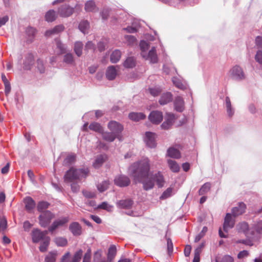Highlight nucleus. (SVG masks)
<instances>
[{"label":"nucleus","instance_id":"nucleus-1","mask_svg":"<svg viewBox=\"0 0 262 262\" xmlns=\"http://www.w3.org/2000/svg\"><path fill=\"white\" fill-rule=\"evenodd\" d=\"M150 169L149 160L145 158L133 164L129 168V173L134 178L136 182L143 184L145 190H149L154 188L155 182L159 187H162L164 184V177L158 172L154 175H149Z\"/></svg>","mask_w":262,"mask_h":262},{"label":"nucleus","instance_id":"nucleus-2","mask_svg":"<svg viewBox=\"0 0 262 262\" xmlns=\"http://www.w3.org/2000/svg\"><path fill=\"white\" fill-rule=\"evenodd\" d=\"M89 172L88 168L77 169L71 167L66 172L63 177L64 181L66 183H72L82 178H86L88 176Z\"/></svg>","mask_w":262,"mask_h":262},{"label":"nucleus","instance_id":"nucleus-3","mask_svg":"<svg viewBox=\"0 0 262 262\" xmlns=\"http://www.w3.org/2000/svg\"><path fill=\"white\" fill-rule=\"evenodd\" d=\"M140 47L141 50V55L143 58L149 60L150 63H155L158 62V58L155 47H152L148 53L147 51L149 49V45L147 41L141 40Z\"/></svg>","mask_w":262,"mask_h":262},{"label":"nucleus","instance_id":"nucleus-4","mask_svg":"<svg viewBox=\"0 0 262 262\" xmlns=\"http://www.w3.org/2000/svg\"><path fill=\"white\" fill-rule=\"evenodd\" d=\"M229 77L236 81H241L245 78V75L243 69L239 66L233 67L228 72Z\"/></svg>","mask_w":262,"mask_h":262},{"label":"nucleus","instance_id":"nucleus-5","mask_svg":"<svg viewBox=\"0 0 262 262\" xmlns=\"http://www.w3.org/2000/svg\"><path fill=\"white\" fill-rule=\"evenodd\" d=\"M107 127L111 132L117 136V138L120 141L122 140L120 134L123 130V126L120 123L112 121L108 123Z\"/></svg>","mask_w":262,"mask_h":262},{"label":"nucleus","instance_id":"nucleus-6","mask_svg":"<svg viewBox=\"0 0 262 262\" xmlns=\"http://www.w3.org/2000/svg\"><path fill=\"white\" fill-rule=\"evenodd\" d=\"M54 217V215L51 211H45L39 216V223L41 227H46Z\"/></svg>","mask_w":262,"mask_h":262},{"label":"nucleus","instance_id":"nucleus-7","mask_svg":"<svg viewBox=\"0 0 262 262\" xmlns=\"http://www.w3.org/2000/svg\"><path fill=\"white\" fill-rule=\"evenodd\" d=\"M48 231L47 230L41 231L38 229H34L32 231L31 236L33 243H37L45 239L46 237H48L47 235Z\"/></svg>","mask_w":262,"mask_h":262},{"label":"nucleus","instance_id":"nucleus-8","mask_svg":"<svg viewBox=\"0 0 262 262\" xmlns=\"http://www.w3.org/2000/svg\"><path fill=\"white\" fill-rule=\"evenodd\" d=\"M156 135L155 133L147 132L145 133L144 140L147 146L154 148L156 145Z\"/></svg>","mask_w":262,"mask_h":262},{"label":"nucleus","instance_id":"nucleus-9","mask_svg":"<svg viewBox=\"0 0 262 262\" xmlns=\"http://www.w3.org/2000/svg\"><path fill=\"white\" fill-rule=\"evenodd\" d=\"M235 224V220L232 217L231 214L228 213L224 219L223 230L228 232V230L232 228Z\"/></svg>","mask_w":262,"mask_h":262},{"label":"nucleus","instance_id":"nucleus-10","mask_svg":"<svg viewBox=\"0 0 262 262\" xmlns=\"http://www.w3.org/2000/svg\"><path fill=\"white\" fill-rule=\"evenodd\" d=\"M176 120V117L173 114L167 113L166 114L165 120L162 124L161 128L164 129H168L170 128L172 125L174 120Z\"/></svg>","mask_w":262,"mask_h":262},{"label":"nucleus","instance_id":"nucleus-11","mask_svg":"<svg viewBox=\"0 0 262 262\" xmlns=\"http://www.w3.org/2000/svg\"><path fill=\"white\" fill-rule=\"evenodd\" d=\"M163 118L162 113L158 111L151 112L148 116L149 120L156 124L160 123L163 120Z\"/></svg>","mask_w":262,"mask_h":262},{"label":"nucleus","instance_id":"nucleus-12","mask_svg":"<svg viewBox=\"0 0 262 262\" xmlns=\"http://www.w3.org/2000/svg\"><path fill=\"white\" fill-rule=\"evenodd\" d=\"M114 183L119 187H126L130 184V180L127 176L121 175L115 178Z\"/></svg>","mask_w":262,"mask_h":262},{"label":"nucleus","instance_id":"nucleus-13","mask_svg":"<svg viewBox=\"0 0 262 262\" xmlns=\"http://www.w3.org/2000/svg\"><path fill=\"white\" fill-rule=\"evenodd\" d=\"M58 12L62 17H69L74 12V8L69 5H62L58 9Z\"/></svg>","mask_w":262,"mask_h":262},{"label":"nucleus","instance_id":"nucleus-14","mask_svg":"<svg viewBox=\"0 0 262 262\" xmlns=\"http://www.w3.org/2000/svg\"><path fill=\"white\" fill-rule=\"evenodd\" d=\"M246 208V205L243 203H239L237 206L232 209V214L235 217L242 214L245 211Z\"/></svg>","mask_w":262,"mask_h":262},{"label":"nucleus","instance_id":"nucleus-15","mask_svg":"<svg viewBox=\"0 0 262 262\" xmlns=\"http://www.w3.org/2000/svg\"><path fill=\"white\" fill-rule=\"evenodd\" d=\"M174 110L179 112H182L184 110V101L181 96H177L174 100Z\"/></svg>","mask_w":262,"mask_h":262},{"label":"nucleus","instance_id":"nucleus-16","mask_svg":"<svg viewBox=\"0 0 262 262\" xmlns=\"http://www.w3.org/2000/svg\"><path fill=\"white\" fill-rule=\"evenodd\" d=\"M69 219L68 217H62L54 221L52 225L49 227V231L50 232H53L58 227L62 226L67 223Z\"/></svg>","mask_w":262,"mask_h":262},{"label":"nucleus","instance_id":"nucleus-17","mask_svg":"<svg viewBox=\"0 0 262 262\" xmlns=\"http://www.w3.org/2000/svg\"><path fill=\"white\" fill-rule=\"evenodd\" d=\"M172 95L170 92L164 93L161 96L159 102L161 105H165L171 101Z\"/></svg>","mask_w":262,"mask_h":262},{"label":"nucleus","instance_id":"nucleus-18","mask_svg":"<svg viewBox=\"0 0 262 262\" xmlns=\"http://www.w3.org/2000/svg\"><path fill=\"white\" fill-rule=\"evenodd\" d=\"M133 204V202L130 199L122 200L117 203V206L118 208L122 209H129Z\"/></svg>","mask_w":262,"mask_h":262},{"label":"nucleus","instance_id":"nucleus-19","mask_svg":"<svg viewBox=\"0 0 262 262\" xmlns=\"http://www.w3.org/2000/svg\"><path fill=\"white\" fill-rule=\"evenodd\" d=\"M69 229L74 235H79L81 233V227L77 222L72 223L69 226Z\"/></svg>","mask_w":262,"mask_h":262},{"label":"nucleus","instance_id":"nucleus-20","mask_svg":"<svg viewBox=\"0 0 262 262\" xmlns=\"http://www.w3.org/2000/svg\"><path fill=\"white\" fill-rule=\"evenodd\" d=\"M225 106L229 117H231L234 114V108L231 105V102L229 97L225 98Z\"/></svg>","mask_w":262,"mask_h":262},{"label":"nucleus","instance_id":"nucleus-21","mask_svg":"<svg viewBox=\"0 0 262 262\" xmlns=\"http://www.w3.org/2000/svg\"><path fill=\"white\" fill-rule=\"evenodd\" d=\"M106 77L110 80L114 79L117 75V71L114 66H110L107 68L106 71Z\"/></svg>","mask_w":262,"mask_h":262},{"label":"nucleus","instance_id":"nucleus-22","mask_svg":"<svg viewBox=\"0 0 262 262\" xmlns=\"http://www.w3.org/2000/svg\"><path fill=\"white\" fill-rule=\"evenodd\" d=\"M34 63V57L32 54H29L25 58L24 63V68L29 70Z\"/></svg>","mask_w":262,"mask_h":262},{"label":"nucleus","instance_id":"nucleus-23","mask_svg":"<svg viewBox=\"0 0 262 262\" xmlns=\"http://www.w3.org/2000/svg\"><path fill=\"white\" fill-rule=\"evenodd\" d=\"M64 27L62 25H58L52 29L47 30L46 32L45 35L47 36H50L52 35L58 34V33L62 31Z\"/></svg>","mask_w":262,"mask_h":262},{"label":"nucleus","instance_id":"nucleus-24","mask_svg":"<svg viewBox=\"0 0 262 262\" xmlns=\"http://www.w3.org/2000/svg\"><path fill=\"white\" fill-rule=\"evenodd\" d=\"M168 166L171 171L173 172H178L180 170V166L178 163L171 159L167 160Z\"/></svg>","mask_w":262,"mask_h":262},{"label":"nucleus","instance_id":"nucleus-25","mask_svg":"<svg viewBox=\"0 0 262 262\" xmlns=\"http://www.w3.org/2000/svg\"><path fill=\"white\" fill-rule=\"evenodd\" d=\"M84 9L86 12H94L98 11L95 3L93 1H87L85 4Z\"/></svg>","mask_w":262,"mask_h":262},{"label":"nucleus","instance_id":"nucleus-26","mask_svg":"<svg viewBox=\"0 0 262 262\" xmlns=\"http://www.w3.org/2000/svg\"><path fill=\"white\" fill-rule=\"evenodd\" d=\"M236 229L238 232L244 233L246 234L249 230V225L246 222H242L236 225Z\"/></svg>","mask_w":262,"mask_h":262},{"label":"nucleus","instance_id":"nucleus-27","mask_svg":"<svg viewBox=\"0 0 262 262\" xmlns=\"http://www.w3.org/2000/svg\"><path fill=\"white\" fill-rule=\"evenodd\" d=\"M25 208L28 211H31L35 206L34 201L31 197H27L24 199Z\"/></svg>","mask_w":262,"mask_h":262},{"label":"nucleus","instance_id":"nucleus-28","mask_svg":"<svg viewBox=\"0 0 262 262\" xmlns=\"http://www.w3.org/2000/svg\"><path fill=\"white\" fill-rule=\"evenodd\" d=\"M167 155L169 157L174 159H179L181 157L180 151L174 147L169 148L167 150Z\"/></svg>","mask_w":262,"mask_h":262},{"label":"nucleus","instance_id":"nucleus-29","mask_svg":"<svg viewBox=\"0 0 262 262\" xmlns=\"http://www.w3.org/2000/svg\"><path fill=\"white\" fill-rule=\"evenodd\" d=\"M106 159V156L100 155L97 157L94 162H93V165L95 168H98L102 166L103 163L104 162Z\"/></svg>","mask_w":262,"mask_h":262},{"label":"nucleus","instance_id":"nucleus-30","mask_svg":"<svg viewBox=\"0 0 262 262\" xmlns=\"http://www.w3.org/2000/svg\"><path fill=\"white\" fill-rule=\"evenodd\" d=\"M57 17V13L53 10H49L45 15V19L48 22L53 21Z\"/></svg>","mask_w":262,"mask_h":262},{"label":"nucleus","instance_id":"nucleus-31","mask_svg":"<svg viewBox=\"0 0 262 262\" xmlns=\"http://www.w3.org/2000/svg\"><path fill=\"white\" fill-rule=\"evenodd\" d=\"M130 119L138 121L140 120H142L145 118V115L142 113H131L128 116Z\"/></svg>","mask_w":262,"mask_h":262},{"label":"nucleus","instance_id":"nucleus-32","mask_svg":"<svg viewBox=\"0 0 262 262\" xmlns=\"http://www.w3.org/2000/svg\"><path fill=\"white\" fill-rule=\"evenodd\" d=\"M121 53L120 50H116L111 55L110 60L112 63L117 62L120 59Z\"/></svg>","mask_w":262,"mask_h":262},{"label":"nucleus","instance_id":"nucleus-33","mask_svg":"<svg viewBox=\"0 0 262 262\" xmlns=\"http://www.w3.org/2000/svg\"><path fill=\"white\" fill-rule=\"evenodd\" d=\"M101 134L102 136V138L104 140L108 142H113L117 138V136L112 132H103L102 131V133H101Z\"/></svg>","mask_w":262,"mask_h":262},{"label":"nucleus","instance_id":"nucleus-34","mask_svg":"<svg viewBox=\"0 0 262 262\" xmlns=\"http://www.w3.org/2000/svg\"><path fill=\"white\" fill-rule=\"evenodd\" d=\"M78 27L81 32L84 34L88 33L90 28L89 23L87 20H82L80 23Z\"/></svg>","mask_w":262,"mask_h":262},{"label":"nucleus","instance_id":"nucleus-35","mask_svg":"<svg viewBox=\"0 0 262 262\" xmlns=\"http://www.w3.org/2000/svg\"><path fill=\"white\" fill-rule=\"evenodd\" d=\"M50 238L49 236L46 237L45 239L41 241L40 246L39 247V250L41 252H44L47 250L48 247L50 244Z\"/></svg>","mask_w":262,"mask_h":262},{"label":"nucleus","instance_id":"nucleus-36","mask_svg":"<svg viewBox=\"0 0 262 262\" xmlns=\"http://www.w3.org/2000/svg\"><path fill=\"white\" fill-rule=\"evenodd\" d=\"M89 128L92 130L96 132L101 133L103 131V128L100 124L97 122H92L89 126Z\"/></svg>","mask_w":262,"mask_h":262},{"label":"nucleus","instance_id":"nucleus-37","mask_svg":"<svg viewBox=\"0 0 262 262\" xmlns=\"http://www.w3.org/2000/svg\"><path fill=\"white\" fill-rule=\"evenodd\" d=\"M252 229L257 234H262V221H258L253 224Z\"/></svg>","mask_w":262,"mask_h":262},{"label":"nucleus","instance_id":"nucleus-38","mask_svg":"<svg viewBox=\"0 0 262 262\" xmlns=\"http://www.w3.org/2000/svg\"><path fill=\"white\" fill-rule=\"evenodd\" d=\"M83 44L80 41H77L74 46V52L78 56H80L82 53Z\"/></svg>","mask_w":262,"mask_h":262},{"label":"nucleus","instance_id":"nucleus-39","mask_svg":"<svg viewBox=\"0 0 262 262\" xmlns=\"http://www.w3.org/2000/svg\"><path fill=\"white\" fill-rule=\"evenodd\" d=\"M136 65L135 60L133 57H129L123 63V66L126 68H133Z\"/></svg>","mask_w":262,"mask_h":262},{"label":"nucleus","instance_id":"nucleus-40","mask_svg":"<svg viewBox=\"0 0 262 262\" xmlns=\"http://www.w3.org/2000/svg\"><path fill=\"white\" fill-rule=\"evenodd\" d=\"M173 84L178 88L184 90L186 88V85L182 83L181 80L177 77H173L172 79Z\"/></svg>","mask_w":262,"mask_h":262},{"label":"nucleus","instance_id":"nucleus-41","mask_svg":"<svg viewBox=\"0 0 262 262\" xmlns=\"http://www.w3.org/2000/svg\"><path fill=\"white\" fill-rule=\"evenodd\" d=\"M173 194V188L168 187L164 191L162 195L160 196V199L161 200L166 199L171 196Z\"/></svg>","mask_w":262,"mask_h":262},{"label":"nucleus","instance_id":"nucleus-42","mask_svg":"<svg viewBox=\"0 0 262 262\" xmlns=\"http://www.w3.org/2000/svg\"><path fill=\"white\" fill-rule=\"evenodd\" d=\"M26 33L30 41H32V38L34 37L36 33V30L31 27H28L26 30Z\"/></svg>","mask_w":262,"mask_h":262},{"label":"nucleus","instance_id":"nucleus-43","mask_svg":"<svg viewBox=\"0 0 262 262\" xmlns=\"http://www.w3.org/2000/svg\"><path fill=\"white\" fill-rule=\"evenodd\" d=\"M57 253L55 251L50 252L46 257L45 262H55Z\"/></svg>","mask_w":262,"mask_h":262},{"label":"nucleus","instance_id":"nucleus-44","mask_svg":"<svg viewBox=\"0 0 262 262\" xmlns=\"http://www.w3.org/2000/svg\"><path fill=\"white\" fill-rule=\"evenodd\" d=\"M110 185V181L106 180L97 185V188L100 192H103L106 190Z\"/></svg>","mask_w":262,"mask_h":262},{"label":"nucleus","instance_id":"nucleus-45","mask_svg":"<svg viewBox=\"0 0 262 262\" xmlns=\"http://www.w3.org/2000/svg\"><path fill=\"white\" fill-rule=\"evenodd\" d=\"M210 184L209 183H205L200 189L199 193L200 195H202L206 193L210 189Z\"/></svg>","mask_w":262,"mask_h":262},{"label":"nucleus","instance_id":"nucleus-46","mask_svg":"<svg viewBox=\"0 0 262 262\" xmlns=\"http://www.w3.org/2000/svg\"><path fill=\"white\" fill-rule=\"evenodd\" d=\"M116 251L117 250L116 246L115 245H111L108 249L107 255L108 259H113L116 254Z\"/></svg>","mask_w":262,"mask_h":262},{"label":"nucleus","instance_id":"nucleus-47","mask_svg":"<svg viewBox=\"0 0 262 262\" xmlns=\"http://www.w3.org/2000/svg\"><path fill=\"white\" fill-rule=\"evenodd\" d=\"M98 208L106 210L107 211L111 212L113 210V206L108 204L107 202H102L101 204L98 206Z\"/></svg>","mask_w":262,"mask_h":262},{"label":"nucleus","instance_id":"nucleus-48","mask_svg":"<svg viewBox=\"0 0 262 262\" xmlns=\"http://www.w3.org/2000/svg\"><path fill=\"white\" fill-rule=\"evenodd\" d=\"M124 38L126 41V43L127 44V45L131 46L133 45L134 43L136 42V38L132 36V35H125Z\"/></svg>","mask_w":262,"mask_h":262},{"label":"nucleus","instance_id":"nucleus-49","mask_svg":"<svg viewBox=\"0 0 262 262\" xmlns=\"http://www.w3.org/2000/svg\"><path fill=\"white\" fill-rule=\"evenodd\" d=\"M75 161V155H68L66 158L64 159L63 161V164L64 165H69L72 164Z\"/></svg>","mask_w":262,"mask_h":262},{"label":"nucleus","instance_id":"nucleus-50","mask_svg":"<svg viewBox=\"0 0 262 262\" xmlns=\"http://www.w3.org/2000/svg\"><path fill=\"white\" fill-rule=\"evenodd\" d=\"M49 204L47 202H40L37 205V210L40 212H44L43 210L48 208Z\"/></svg>","mask_w":262,"mask_h":262},{"label":"nucleus","instance_id":"nucleus-51","mask_svg":"<svg viewBox=\"0 0 262 262\" xmlns=\"http://www.w3.org/2000/svg\"><path fill=\"white\" fill-rule=\"evenodd\" d=\"M54 242L58 246H65L67 244V241L63 237H57L55 238Z\"/></svg>","mask_w":262,"mask_h":262},{"label":"nucleus","instance_id":"nucleus-52","mask_svg":"<svg viewBox=\"0 0 262 262\" xmlns=\"http://www.w3.org/2000/svg\"><path fill=\"white\" fill-rule=\"evenodd\" d=\"M207 231V228L206 227H204L201 231V232L199 233L195 237L194 242L198 243L200 241V239L203 237Z\"/></svg>","mask_w":262,"mask_h":262},{"label":"nucleus","instance_id":"nucleus-53","mask_svg":"<svg viewBox=\"0 0 262 262\" xmlns=\"http://www.w3.org/2000/svg\"><path fill=\"white\" fill-rule=\"evenodd\" d=\"M82 253L83 251L81 249L76 252L75 253L71 262H79L81 258Z\"/></svg>","mask_w":262,"mask_h":262},{"label":"nucleus","instance_id":"nucleus-54","mask_svg":"<svg viewBox=\"0 0 262 262\" xmlns=\"http://www.w3.org/2000/svg\"><path fill=\"white\" fill-rule=\"evenodd\" d=\"M55 41L57 48L59 50V54H62L64 53L66 51L65 45L62 44L58 39H56Z\"/></svg>","mask_w":262,"mask_h":262},{"label":"nucleus","instance_id":"nucleus-55","mask_svg":"<svg viewBox=\"0 0 262 262\" xmlns=\"http://www.w3.org/2000/svg\"><path fill=\"white\" fill-rule=\"evenodd\" d=\"M37 67L40 73H44L45 70V67L44 66L43 62L42 60L39 59L37 61Z\"/></svg>","mask_w":262,"mask_h":262},{"label":"nucleus","instance_id":"nucleus-56","mask_svg":"<svg viewBox=\"0 0 262 262\" xmlns=\"http://www.w3.org/2000/svg\"><path fill=\"white\" fill-rule=\"evenodd\" d=\"M255 60L260 64H262V50H258L255 56Z\"/></svg>","mask_w":262,"mask_h":262},{"label":"nucleus","instance_id":"nucleus-57","mask_svg":"<svg viewBox=\"0 0 262 262\" xmlns=\"http://www.w3.org/2000/svg\"><path fill=\"white\" fill-rule=\"evenodd\" d=\"M73 56L70 53L67 54L64 56L63 61L64 62L70 64L73 62Z\"/></svg>","mask_w":262,"mask_h":262},{"label":"nucleus","instance_id":"nucleus-58","mask_svg":"<svg viewBox=\"0 0 262 262\" xmlns=\"http://www.w3.org/2000/svg\"><path fill=\"white\" fill-rule=\"evenodd\" d=\"M82 193L86 198L88 199L94 198L96 196V193L92 191L83 190Z\"/></svg>","mask_w":262,"mask_h":262},{"label":"nucleus","instance_id":"nucleus-59","mask_svg":"<svg viewBox=\"0 0 262 262\" xmlns=\"http://www.w3.org/2000/svg\"><path fill=\"white\" fill-rule=\"evenodd\" d=\"M110 10L108 8H104L101 12V15L103 19H107L109 15Z\"/></svg>","mask_w":262,"mask_h":262},{"label":"nucleus","instance_id":"nucleus-60","mask_svg":"<svg viewBox=\"0 0 262 262\" xmlns=\"http://www.w3.org/2000/svg\"><path fill=\"white\" fill-rule=\"evenodd\" d=\"M7 220L5 217L0 219V229L4 230L7 228Z\"/></svg>","mask_w":262,"mask_h":262},{"label":"nucleus","instance_id":"nucleus-61","mask_svg":"<svg viewBox=\"0 0 262 262\" xmlns=\"http://www.w3.org/2000/svg\"><path fill=\"white\" fill-rule=\"evenodd\" d=\"M255 44L259 50H262V37L257 36L255 39Z\"/></svg>","mask_w":262,"mask_h":262},{"label":"nucleus","instance_id":"nucleus-62","mask_svg":"<svg viewBox=\"0 0 262 262\" xmlns=\"http://www.w3.org/2000/svg\"><path fill=\"white\" fill-rule=\"evenodd\" d=\"M91 257V250H88L87 252L85 253L83 262H90Z\"/></svg>","mask_w":262,"mask_h":262},{"label":"nucleus","instance_id":"nucleus-63","mask_svg":"<svg viewBox=\"0 0 262 262\" xmlns=\"http://www.w3.org/2000/svg\"><path fill=\"white\" fill-rule=\"evenodd\" d=\"M85 50L86 51L89 50H95V45L92 41H88L85 46Z\"/></svg>","mask_w":262,"mask_h":262},{"label":"nucleus","instance_id":"nucleus-64","mask_svg":"<svg viewBox=\"0 0 262 262\" xmlns=\"http://www.w3.org/2000/svg\"><path fill=\"white\" fill-rule=\"evenodd\" d=\"M71 189L74 192H77L80 189V186L77 183H72L71 185Z\"/></svg>","mask_w":262,"mask_h":262}]
</instances>
